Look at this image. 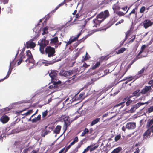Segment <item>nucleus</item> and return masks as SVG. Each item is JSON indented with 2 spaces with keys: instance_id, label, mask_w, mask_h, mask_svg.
Returning a JSON list of instances; mask_svg holds the SVG:
<instances>
[{
  "instance_id": "nucleus-11",
  "label": "nucleus",
  "mask_w": 153,
  "mask_h": 153,
  "mask_svg": "<svg viewBox=\"0 0 153 153\" xmlns=\"http://www.w3.org/2000/svg\"><path fill=\"white\" fill-rule=\"evenodd\" d=\"M118 19L119 18L118 16H114L110 19L109 23V24L110 26L112 25L118 20Z\"/></svg>"
},
{
  "instance_id": "nucleus-52",
  "label": "nucleus",
  "mask_w": 153,
  "mask_h": 153,
  "mask_svg": "<svg viewBox=\"0 0 153 153\" xmlns=\"http://www.w3.org/2000/svg\"><path fill=\"white\" fill-rule=\"evenodd\" d=\"M89 36V35H88L86 36H85L83 37V38H82V39L80 40V42L84 41Z\"/></svg>"
},
{
  "instance_id": "nucleus-2",
  "label": "nucleus",
  "mask_w": 153,
  "mask_h": 153,
  "mask_svg": "<svg viewBox=\"0 0 153 153\" xmlns=\"http://www.w3.org/2000/svg\"><path fill=\"white\" fill-rule=\"evenodd\" d=\"M110 15L108 10H106L104 12H101L97 16V18L100 19H103V21Z\"/></svg>"
},
{
  "instance_id": "nucleus-53",
  "label": "nucleus",
  "mask_w": 153,
  "mask_h": 153,
  "mask_svg": "<svg viewBox=\"0 0 153 153\" xmlns=\"http://www.w3.org/2000/svg\"><path fill=\"white\" fill-rule=\"evenodd\" d=\"M64 42H65V43H66V46H67L68 45L71 44V43H72V41L71 40V39H69V40L68 41V42H67L65 41Z\"/></svg>"
},
{
  "instance_id": "nucleus-10",
  "label": "nucleus",
  "mask_w": 153,
  "mask_h": 153,
  "mask_svg": "<svg viewBox=\"0 0 153 153\" xmlns=\"http://www.w3.org/2000/svg\"><path fill=\"white\" fill-rule=\"evenodd\" d=\"M33 40H30L26 43V47L27 48H33L36 46V44L32 42Z\"/></svg>"
},
{
  "instance_id": "nucleus-46",
  "label": "nucleus",
  "mask_w": 153,
  "mask_h": 153,
  "mask_svg": "<svg viewBox=\"0 0 153 153\" xmlns=\"http://www.w3.org/2000/svg\"><path fill=\"white\" fill-rule=\"evenodd\" d=\"M50 132V131L49 130H46L45 132L42 134V137H45L46 135H47L48 133Z\"/></svg>"
},
{
  "instance_id": "nucleus-55",
  "label": "nucleus",
  "mask_w": 153,
  "mask_h": 153,
  "mask_svg": "<svg viewBox=\"0 0 153 153\" xmlns=\"http://www.w3.org/2000/svg\"><path fill=\"white\" fill-rule=\"evenodd\" d=\"M92 146H93L92 145H90V146H88L86 149H85L84 150V151L85 152H88L89 150H90V148H91V147Z\"/></svg>"
},
{
  "instance_id": "nucleus-32",
  "label": "nucleus",
  "mask_w": 153,
  "mask_h": 153,
  "mask_svg": "<svg viewBox=\"0 0 153 153\" xmlns=\"http://www.w3.org/2000/svg\"><path fill=\"white\" fill-rule=\"evenodd\" d=\"M53 82V85H50L49 88L50 89H52L53 88H56L57 86V82Z\"/></svg>"
},
{
  "instance_id": "nucleus-21",
  "label": "nucleus",
  "mask_w": 153,
  "mask_h": 153,
  "mask_svg": "<svg viewBox=\"0 0 153 153\" xmlns=\"http://www.w3.org/2000/svg\"><path fill=\"white\" fill-rule=\"evenodd\" d=\"M138 6H137L135 7L133 9L132 11L129 13V15L131 14H134L136 16L137 14V10L138 9Z\"/></svg>"
},
{
  "instance_id": "nucleus-49",
  "label": "nucleus",
  "mask_w": 153,
  "mask_h": 153,
  "mask_svg": "<svg viewBox=\"0 0 153 153\" xmlns=\"http://www.w3.org/2000/svg\"><path fill=\"white\" fill-rule=\"evenodd\" d=\"M33 112V111L32 110H29V111H28L25 113V116H27L29 115L30 114L32 113Z\"/></svg>"
},
{
  "instance_id": "nucleus-39",
  "label": "nucleus",
  "mask_w": 153,
  "mask_h": 153,
  "mask_svg": "<svg viewBox=\"0 0 153 153\" xmlns=\"http://www.w3.org/2000/svg\"><path fill=\"white\" fill-rule=\"evenodd\" d=\"M48 28L46 27H45L43 29V32L42 33V35H44L45 34H46L48 33Z\"/></svg>"
},
{
  "instance_id": "nucleus-20",
  "label": "nucleus",
  "mask_w": 153,
  "mask_h": 153,
  "mask_svg": "<svg viewBox=\"0 0 153 153\" xmlns=\"http://www.w3.org/2000/svg\"><path fill=\"white\" fill-rule=\"evenodd\" d=\"M61 128V126L57 125L54 130V133L56 134H59Z\"/></svg>"
},
{
  "instance_id": "nucleus-38",
  "label": "nucleus",
  "mask_w": 153,
  "mask_h": 153,
  "mask_svg": "<svg viewBox=\"0 0 153 153\" xmlns=\"http://www.w3.org/2000/svg\"><path fill=\"white\" fill-rule=\"evenodd\" d=\"M82 144V142L79 143L76 147L75 148V151L77 152L78 151V149L81 147Z\"/></svg>"
},
{
  "instance_id": "nucleus-58",
  "label": "nucleus",
  "mask_w": 153,
  "mask_h": 153,
  "mask_svg": "<svg viewBox=\"0 0 153 153\" xmlns=\"http://www.w3.org/2000/svg\"><path fill=\"white\" fill-rule=\"evenodd\" d=\"M148 45H143L141 47V50L143 51L145 49V48L147 47Z\"/></svg>"
},
{
  "instance_id": "nucleus-31",
  "label": "nucleus",
  "mask_w": 153,
  "mask_h": 153,
  "mask_svg": "<svg viewBox=\"0 0 153 153\" xmlns=\"http://www.w3.org/2000/svg\"><path fill=\"white\" fill-rule=\"evenodd\" d=\"M140 91V89H138L132 93L133 96H139L140 93V92L139 93Z\"/></svg>"
},
{
  "instance_id": "nucleus-41",
  "label": "nucleus",
  "mask_w": 153,
  "mask_h": 153,
  "mask_svg": "<svg viewBox=\"0 0 153 153\" xmlns=\"http://www.w3.org/2000/svg\"><path fill=\"white\" fill-rule=\"evenodd\" d=\"M22 57H20L19 61L18 62L17 64L18 65H19L20 64L22 61L23 59L25 58V57L24 56H22Z\"/></svg>"
},
{
  "instance_id": "nucleus-34",
  "label": "nucleus",
  "mask_w": 153,
  "mask_h": 153,
  "mask_svg": "<svg viewBox=\"0 0 153 153\" xmlns=\"http://www.w3.org/2000/svg\"><path fill=\"white\" fill-rule=\"evenodd\" d=\"M89 132V130L87 128H85L83 130V132L82 133V134L81 135L82 136H83L85 135Z\"/></svg>"
},
{
  "instance_id": "nucleus-54",
  "label": "nucleus",
  "mask_w": 153,
  "mask_h": 153,
  "mask_svg": "<svg viewBox=\"0 0 153 153\" xmlns=\"http://www.w3.org/2000/svg\"><path fill=\"white\" fill-rule=\"evenodd\" d=\"M92 146H93L92 145H90V146H88L86 149H85L84 150V151L85 152H88L89 150H90V148H91V147Z\"/></svg>"
},
{
  "instance_id": "nucleus-28",
  "label": "nucleus",
  "mask_w": 153,
  "mask_h": 153,
  "mask_svg": "<svg viewBox=\"0 0 153 153\" xmlns=\"http://www.w3.org/2000/svg\"><path fill=\"white\" fill-rule=\"evenodd\" d=\"M41 116L39 114L38 115L36 118H35L32 119V121L33 123H36L41 119Z\"/></svg>"
},
{
  "instance_id": "nucleus-15",
  "label": "nucleus",
  "mask_w": 153,
  "mask_h": 153,
  "mask_svg": "<svg viewBox=\"0 0 153 153\" xmlns=\"http://www.w3.org/2000/svg\"><path fill=\"white\" fill-rule=\"evenodd\" d=\"M13 67H12V68H10V67H9V70L8 71V72H7V75L4 78H3V79H2L1 80H0V82L3 81L5 79H7V78H8L9 77V76L11 74V72L12 70L13 69Z\"/></svg>"
},
{
  "instance_id": "nucleus-59",
  "label": "nucleus",
  "mask_w": 153,
  "mask_h": 153,
  "mask_svg": "<svg viewBox=\"0 0 153 153\" xmlns=\"http://www.w3.org/2000/svg\"><path fill=\"white\" fill-rule=\"evenodd\" d=\"M124 22V20L123 19H122L121 20H120V21H119L116 24V25H117L119 24H120L121 23H122Z\"/></svg>"
},
{
  "instance_id": "nucleus-7",
  "label": "nucleus",
  "mask_w": 153,
  "mask_h": 153,
  "mask_svg": "<svg viewBox=\"0 0 153 153\" xmlns=\"http://www.w3.org/2000/svg\"><path fill=\"white\" fill-rule=\"evenodd\" d=\"M26 56L27 57L28 59H29V62H30L31 63H34L35 62V61L34 60L31 51L28 50L26 51Z\"/></svg>"
},
{
  "instance_id": "nucleus-45",
  "label": "nucleus",
  "mask_w": 153,
  "mask_h": 153,
  "mask_svg": "<svg viewBox=\"0 0 153 153\" xmlns=\"http://www.w3.org/2000/svg\"><path fill=\"white\" fill-rule=\"evenodd\" d=\"M121 138V135L120 134L116 136L114 138V140L115 141H118Z\"/></svg>"
},
{
  "instance_id": "nucleus-30",
  "label": "nucleus",
  "mask_w": 153,
  "mask_h": 153,
  "mask_svg": "<svg viewBox=\"0 0 153 153\" xmlns=\"http://www.w3.org/2000/svg\"><path fill=\"white\" fill-rule=\"evenodd\" d=\"M95 144L94 143V144H92L90 145L93 146H92V147H91V148H90V152H92L94 150H95L98 147L99 145H96V146H94Z\"/></svg>"
},
{
  "instance_id": "nucleus-14",
  "label": "nucleus",
  "mask_w": 153,
  "mask_h": 153,
  "mask_svg": "<svg viewBox=\"0 0 153 153\" xmlns=\"http://www.w3.org/2000/svg\"><path fill=\"white\" fill-rule=\"evenodd\" d=\"M151 132V131L150 128L148 129L143 134L144 140L147 139V138H148V137L150 135Z\"/></svg>"
},
{
  "instance_id": "nucleus-9",
  "label": "nucleus",
  "mask_w": 153,
  "mask_h": 153,
  "mask_svg": "<svg viewBox=\"0 0 153 153\" xmlns=\"http://www.w3.org/2000/svg\"><path fill=\"white\" fill-rule=\"evenodd\" d=\"M151 86H146L141 91L140 93L142 94H145L148 91H150L152 90Z\"/></svg>"
},
{
  "instance_id": "nucleus-37",
  "label": "nucleus",
  "mask_w": 153,
  "mask_h": 153,
  "mask_svg": "<svg viewBox=\"0 0 153 153\" xmlns=\"http://www.w3.org/2000/svg\"><path fill=\"white\" fill-rule=\"evenodd\" d=\"M97 79L95 78H93L91 79V81L89 82L88 83V85H90L91 84H94V82L96 81Z\"/></svg>"
},
{
  "instance_id": "nucleus-12",
  "label": "nucleus",
  "mask_w": 153,
  "mask_h": 153,
  "mask_svg": "<svg viewBox=\"0 0 153 153\" xmlns=\"http://www.w3.org/2000/svg\"><path fill=\"white\" fill-rule=\"evenodd\" d=\"M9 120V117L5 115L2 116L0 120L3 123H7Z\"/></svg>"
},
{
  "instance_id": "nucleus-23",
  "label": "nucleus",
  "mask_w": 153,
  "mask_h": 153,
  "mask_svg": "<svg viewBox=\"0 0 153 153\" xmlns=\"http://www.w3.org/2000/svg\"><path fill=\"white\" fill-rule=\"evenodd\" d=\"M129 7L128 8V9L127 10L125 13L123 12H122L118 11H117L116 12V13L117 15L119 16H123L127 13V12H128V10L129 9Z\"/></svg>"
},
{
  "instance_id": "nucleus-62",
  "label": "nucleus",
  "mask_w": 153,
  "mask_h": 153,
  "mask_svg": "<svg viewBox=\"0 0 153 153\" xmlns=\"http://www.w3.org/2000/svg\"><path fill=\"white\" fill-rule=\"evenodd\" d=\"M9 0H0V1L3 2L4 4H7Z\"/></svg>"
},
{
  "instance_id": "nucleus-33",
  "label": "nucleus",
  "mask_w": 153,
  "mask_h": 153,
  "mask_svg": "<svg viewBox=\"0 0 153 153\" xmlns=\"http://www.w3.org/2000/svg\"><path fill=\"white\" fill-rule=\"evenodd\" d=\"M100 65V62H97L96 64L94 65L91 68L92 70H94L98 67Z\"/></svg>"
},
{
  "instance_id": "nucleus-27",
  "label": "nucleus",
  "mask_w": 153,
  "mask_h": 153,
  "mask_svg": "<svg viewBox=\"0 0 153 153\" xmlns=\"http://www.w3.org/2000/svg\"><path fill=\"white\" fill-rule=\"evenodd\" d=\"M91 58V57L89 55L88 53L86 52L85 56L83 57V59L82 60V61H86Z\"/></svg>"
},
{
  "instance_id": "nucleus-57",
  "label": "nucleus",
  "mask_w": 153,
  "mask_h": 153,
  "mask_svg": "<svg viewBox=\"0 0 153 153\" xmlns=\"http://www.w3.org/2000/svg\"><path fill=\"white\" fill-rule=\"evenodd\" d=\"M73 71L69 70L68 71V73L67 74L68 76H70L71 75L73 74Z\"/></svg>"
},
{
  "instance_id": "nucleus-40",
  "label": "nucleus",
  "mask_w": 153,
  "mask_h": 153,
  "mask_svg": "<svg viewBox=\"0 0 153 153\" xmlns=\"http://www.w3.org/2000/svg\"><path fill=\"white\" fill-rule=\"evenodd\" d=\"M16 63V62L14 60H13L10 63L9 67L12 68V67H14V66L15 65Z\"/></svg>"
},
{
  "instance_id": "nucleus-47",
  "label": "nucleus",
  "mask_w": 153,
  "mask_h": 153,
  "mask_svg": "<svg viewBox=\"0 0 153 153\" xmlns=\"http://www.w3.org/2000/svg\"><path fill=\"white\" fill-rule=\"evenodd\" d=\"M145 10V6H142L140 9V12L141 13H143Z\"/></svg>"
},
{
  "instance_id": "nucleus-50",
  "label": "nucleus",
  "mask_w": 153,
  "mask_h": 153,
  "mask_svg": "<svg viewBox=\"0 0 153 153\" xmlns=\"http://www.w3.org/2000/svg\"><path fill=\"white\" fill-rule=\"evenodd\" d=\"M153 111V106H151L149 108L148 112L149 113H150L151 112H152Z\"/></svg>"
},
{
  "instance_id": "nucleus-29",
  "label": "nucleus",
  "mask_w": 153,
  "mask_h": 153,
  "mask_svg": "<svg viewBox=\"0 0 153 153\" xmlns=\"http://www.w3.org/2000/svg\"><path fill=\"white\" fill-rule=\"evenodd\" d=\"M126 50V49L125 48L123 47L117 50V51H116V53L117 54L122 53Z\"/></svg>"
},
{
  "instance_id": "nucleus-17",
  "label": "nucleus",
  "mask_w": 153,
  "mask_h": 153,
  "mask_svg": "<svg viewBox=\"0 0 153 153\" xmlns=\"http://www.w3.org/2000/svg\"><path fill=\"white\" fill-rule=\"evenodd\" d=\"M147 68H146V69L145 67L142 68L138 72V74L135 76V77H137V78H139L142 76V74L143 73L145 70L147 69Z\"/></svg>"
},
{
  "instance_id": "nucleus-13",
  "label": "nucleus",
  "mask_w": 153,
  "mask_h": 153,
  "mask_svg": "<svg viewBox=\"0 0 153 153\" xmlns=\"http://www.w3.org/2000/svg\"><path fill=\"white\" fill-rule=\"evenodd\" d=\"M57 61L56 60V59H55L51 61H45V62H42V63L45 66H47L49 65H52L57 62Z\"/></svg>"
},
{
  "instance_id": "nucleus-63",
  "label": "nucleus",
  "mask_w": 153,
  "mask_h": 153,
  "mask_svg": "<svg viewBox=\"0 0 153 153\" xmlns=\"http://www.w3.org/2000/svg\"><path fill=\"white\" fill-rule=\"evenodd\" d=\"M83 32L82 31V30H81V31L76 36L77 39L79 37V36L83 33Z\"/></svg>"
},
{
  "instance_id": "nucleus-22",
  "label": "nucleus",
  "mask_w": 153,
  "mask_h": 153,
  "mask_svg": "<svg viewBox=\"0 0 153 153\" xmlns=\"http://www.w3.org/2000/svg\"><path fill=\"white\" fill-rule=\"evenodd\" d=\"M153 124V118L152 119H149L148 120L146 127L149 128Z\"/></svg>"
},
{
  "instance_id": "nucleus-24",
  "label": "nucleus",
  "mask_w": 153,
  "mask_h": 153,
  "mask_svg": "<svg viewBox=\"0 0 153 153\" xmlns=\"http://www.w3.org/2000/svg\"><path fill=\"white\" fill-rule=\"evenodd\" d=\"M100 120V118H96L93 120L91 123L90 125L93 126L98 123Z\"/></svg>"
},
{
  "instance_id": "nucleus-42",
  "label": "nucleus",
  "mask_w": 153,
  "mask_h": 153,
  "mask_svg": "<svg viewBox=\"0 0 153 153\" xmlns=\"http://www.w3.org/2000/svg\"><path fill=\"white\" fill-rule=\"evenodd\" d=\"M126 103V105L127 106H129L130 104H131L133 102V101L131 100H128Z\"/></svg>"
},
{
  "instance_id": "nucleus-25",
  "label": "nucleus",
  "mask_w": 153,
  "mask_h": 153,
  "mask_svg": "<svg viewBox=\"0 0 153 153\" xmlns=\"http://www.w3.org/2000/svg\"><path fill=\"white\" fill-rule=\"evenodd\" d=\"M107 56H102L101 57H100L99 58V62H103L104 60H107L108 58L107 57Z\"/></svg>"
},
{
  "instance_id": "nucleus-18",
  "label": "nucleus",
  "mask_w": 153,
  "mask_h": 153,
  "mask_svg": "<svg viewBox=\"0 0 153 153\" xmlns=\"http://www.w3.org/2000/svg\"><path fill=\"white\" fill-rule=\"evenodd\" d=\"M122 150V148L119 146L114 149L111 153H120Z\"/></svg>"
},
{
  "instance_id": "nucleus-26",
  "label": "nucleus",
  "mask_w": 153,
  "mask_h": 153,
  "mask_svg": "<svg viewBox=\"0 0 153 153\" xmlns=\"http://www.w3.org/2000/svg\"><path fill=\"white\" fill-rule=\"evenodd\" d=\"M59 73L61 75L66 76H68L67 74L68 73V71H65L64 70L62 69L60 71Z\"/></svg>"
},
{
  "instance_id": "nucleus-44",
  "label": "nucleus",
  "mask_w": 153,
  "mask_h": 153,
  "mask_svg": "<svg viewBox=\"0 0 153 153\" xmlns=\"http://www.w3.org/2000/svg\"><path fill=\"white\" fill-rule=\"evenodd\" d=\"M48 114L47 110H46L44 112H43L42 113V117L44 118L47 116Z\"/></svg>"
},
{
  "instance_id": "nucleus-1",
  "label": "nucleus",
  "mask_w": 153,
  "mask_h": 153,
  "mask_svg": "<svg viewBox=\"0 0 153 153\" xmlns=\"http://www.w3.org/2000/svg\"><path fill=\"white\" fill-rule=\"evenodd\" d=\"M40 42H38V45L40 46L39 50L42 54L45 53L48 57H53L55 55V50L54 48L50 46H47L44 50L45 48L48 44L49 41L46 40L45 38L41 40Z\"/></svg>"
},
{
  "instance_id": "nucleus-43",
  "label": "nucleus",
  "mask_w": 153,
  "mask_h": 153,
  "mask_svg": "<svg viewBox=\"0 0 153 153\" xmlns=\"http://www.w3.org/2000/svg\"><path fill=\"white\" fill-rule=\"evenodd\" d=\"M6 12L7 14H11L12 13V10L11 8L9 7L6 9Z\"/></svg>"
},
{
  "instance_id": "nucleus-5",
  "label": "nucleus",
  "mask_w": 153,
  "mask_h": 153,
  "mask_svg": "<svg viewBox=\"0 0 153 153\" xmlns=\"http://www.w3.org/2000/svg\"><path fill=\"white\" fill-rule=\"evenodd\" d=\"M144 27L147 29L153 25V22H152L150 19H146L143 22Z\"/></svg>"
},
{
  "instance_id": "nucleus-3",
  "label": "nucleus",
  "mask_w": 153,
  "mask_h": 153,
  "mask_svg": "<svg viewBox=\"0 0 153 153\" xmlns=\"http://www.w3.org/2000/svg\"><path fill=\"white\" fill-rule=\"evenodd\" d=\"M65 125L63 127L64 132L67 130L68 127L70 126L72 121H70V118L68 117H65L63 119Z\"/></svg>"
},
{
  "instance_id": "nucleus-64",
  "label": "nucleus",
  "mask_w": 153,
  "mask_h": 153,
  "mask_svg": "<svg viewBox=\"0 0 153 153\" xmlns=\"http://www.w3.org/2000/svg\"><path fill=\"white\" fill-rule=\"evenodd\" d=\"M134 107L133 106L130 110L131 112V113L134 112L136 110V109L134 108Z\"/></svg>"
},
{
  "instance_id": "nucleus-19",
  "label": "nucleus",
  "mask_w": 153,
  "mask_h": 153,
  "mask_svg": "<svg viewBox=\"0 0 153 153\" xmlns=\"http://www.w3.org/2000/svg\"><path fill=\"white\" fill-rule=\"evenodd\" d=\"M148 102H147L145 103H141V102H138L137 104L134 105L133 106L134 107V108H135L136 109L138 108L140 106L144 105L145 104H148Z\"/></svg>"
},
{
  "instance_id": "nucleus-4",
  "label": "nucleus",
  "mask_w": 153,
  "mask_h": 153,
  "mask_svg": "<svg viewBox=\"0 0 153 153\" xmlns=\"http://www.w3.org/2000/svg\"><path fill=\"white\" fill-rule=\"evenodd\" d=\"M103 21V19H100L99 18H97L93 20V23L94 25H93V27H94L97 28L99 27L100 26V24Z\"/></svg>"
},
{
  "instance_id": "nucleus-51",
  "label": "nucleus",
  "mask_w": 153,
  "mask_h": 153,
  "mask_svg": "<svg viewBox=\"0 0 153 153\" xmlns=\"http://www.w3.org/2000/svg\"><path fill=\"white\" fill-rule=\"evenodd\" d=\"M90 66V65H87L85 62L83 65V67L84 68V70Z\"/></svg>"
},
{
  "instance_id": "nucleus-60",
  "label": "nucleus",
  "mask_w": 153,
  "mask_h": 153,
  "mask_svg": "<svg viewBox=\"0 0 153 153\" xmlns=\"http://www.w3.org/2000/svg\"><path fill=\"white\" fill-rule=\"evenodd\" d=\"M134 37V38L131 39L129 42V43H132L134 41L135 38V35H134L132 37Z\"/></svg>"
},
{
  "instance_id": "nucleus-36",
  "label": "nucleus",
  "mask_w": 153,
  "mask_h": 153,
  "mask_svg": "<svg viewBox=\"0 0 153 153\" xmlns=\"http://www.w3.org/2000/svg\"><path fill=\"white\" fill-rule=\"evenodd\" d=\"M126 100L124 99L120 103H119L117 104L116 106H120L121 105H122V107L124 106V103L126 102Z\"/></svg>"
},
{
  "instance_id": "nucleus-6",
  "label": "nucleus",
  "mask_w": 153,
  "mask_h": 153,
  "mask_svg": "<svg viewBox=\"0 0 153 153\" xmlns=\"http://www.w3.org/2000/svg\"><path fill=\"white\" fill-rule=\"evenodd\" d=\"M50 76L51 77L52 82H55L57 78V74L54 71H51V72L49 74Z\"/></svg>"
},
{
  "instance_id": "nucleus-61",
  "label": "nucleus",
  "mask_w": 153,
  "mask_h": 153,
  "mask_svg": "<svg viewBox=\"0 0 153 153\" xmlns=\"http://www.w3.org/2000/svg\"><path fill=\"white\" fill-rule=\"evenodd\" d=\"M130 30H128L126 33V38L128 37L129 36V35H130Z\"/></svg>"
},
{
  "instance_id": "nucleus-35",
  "label": "nucleus",
  "mask_w": 153,
  "mask_h": 153,
  "mask_svg": "<svg viewBox=\"0 0 153 153\" xmlns=\"http://www.w3.org/2000/svg\"><path fill=\"white\" fill-rule=\"evenodd\" d=\"M126 100L124 99L120 103H119L117 104L116 106H120L121 105H122V107L124 106V103L126 102Z\"/></svg>"
},
{
  "instance_id": "nucleus-48",
  "label": "nucleus",
  "mask_w": 153,
  "mask_h": 153,
  "mask_svg": "<svg viewBox=\"0 0 153 153\" xmlns=\"http://www.w3.org/2000/svg\"><path fill=\"white\" fill-rule=\"evenodd\" d=\"M84 95V94L82 93H81L79 96L78 98L76 99V98L75 99L76 100H79L81 99L82 98V97Z\"/></svg>"
},
{
  "instance_id": "nucleus-56",
  "label": "nucleus",
  "mask_w": 153,
  "mask_h": 153,
  "mask_svg": "<svg viewBox=\"0 0 153 153\" xmlns=\"http://www.w3.org/2000/svg\"><path fill=\"white\" fill-rule=\"evenodd\" d=\"M71 145L70 144L65 149V150L64 153H65L67 152L68 150L71 147Z\"/></svg>"
},
{
  "instance_id": "nucleus-16",
  "label": "nucleus",
  "mask_w": 153,
  "mask_h": 153,
  "mask_svg": "<svg viewBox=\"0 0 153 153\" xmlns=\"http://www.w3.org/2000/svg\"><path fill=\"white\" fill-rule=\"evenodd\" d=\"M50 43L51 44H55L59 42L58 37L57 36H55L53 38L50 39Z\"/></svg>"
},
{
  "instance_id": "nucleus-8",
  "label": "nucleus",
  "mask_w": 153,
  "mask_h": 153,
  "mask_svg": "<svg viewBox=\"0 0 153 153\" xmlns=\"http://www.w3.org/2000/svg\"><path fill=\"white\" fill-rule=\"evenodd\" d=\"M136 126V125L135 122H129L126 125V128L128 129H134Z\"/></svg>"
}]
</instances>
